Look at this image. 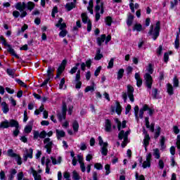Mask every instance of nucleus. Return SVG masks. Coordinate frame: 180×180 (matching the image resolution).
Masks as SVG:
<instances>
[{
	"instance_id": "nucleus-9",
	"label": "nucleus",
	"mask_w": 180,
	"mask_h": 180,
	"mask_svg": "<svg viewBox=\"0 0 180 180\" xmlns=\"http://www.w3.org/2000/svg\"><path fill=\"white\" fill-rule=\"evenodd\" d=\"M66 115H67V104H65V103H63V107H62V113L58 115L60 122H61L63 119H65Z\"/></svg>"
},
{
	"instance_id": "nucleus-44",
	"label": "nucleus",
	"mask_w": 180,
	"mask_h": 180,
	"mask_svg": "<svg viewBox=\"0 0 180 180\" xmlns=\"http://www.w3.org/2000/svg\"><path fill=\"white\" fill-rule=\"evenodd\" d=\"M7 154L8 157H11V158H15L18 154L13 153V150L8 149L7 151Z\"/></svg>"
},
{
	"instance_id": "nucleus-5",
	"label": "nucleus",
	"mask_w": 180,
	"mask_h": 180,
	"mask_svg": "<svg viewBox=\"0 0 180 180\" xmlns=\"http://www.w3.org/2000/svg\"><path fill=\"white\" fill-rule=\"evenodd\" d=\"M143 78L146 81V86L148 88V91L150 92V91H151V88H153V77H151V75L146 73Z\"/></svg>"
},
{
	"instance_id": "nucleus-45",
	"label": "nucleus",
	"mask_w": 180,
	"mask_h": 180,
	"mask_svg": "<svg viewBox=\"0 0 180 180\" xmlns=\"http://www.w3.org/2000/svg\"><path fill=\"white\" fill-rule=\"evenodd\" d=\"M134 30L136 32H141L143 30V26L141 24H135L134 27Z\"/></svg>"
},
{
	"instance_id": "nucleus-10",
	"label": "nucleus",
	"mask_w": 180,
	"mask_h": 180,
	"mask_svg": "<svg viewBox=\"0 0 180 180\" xmlns=\"http://www.w3.org/2000/svg\"><path fill=\"white\" fill-rule=\"evenodd\" d=\"M133 92H134V88L131 85L127 86V95L129 98L131 102H134V96L133 95Z\"/></svg>"
},
{
	"instance_id": "nucleus-36",
	"label": "nucleus",
	"mask_w": 180,
	"mask_h": 180,
	"mask_svg": "<svg viewBox=\"0 0 180 180\" xmlns=\"http://www.w3.org/2000/svg\"><path fill=\"white\" fill-rule=\"evenodd\" d=\"M102 57H103V55H102V53H101V49H98L96 51V54L94 59L99 60H101V58H102Z\"/></svg>"
},
{
	"instance_id": "nucleus-35",
	"label": "nucleus",
	"mask_w": 180,
	"mask_h": 180,
	"mask_svg": "<svg viewBox=\"0 0 180 180\" xmlns=\"http://www.w3.org/2000/svg\"><path fill=\"white\" fill-rule=\"evenodd\" d=\"M72 179L73 180H79L81 179V176H79V174L77 172V171H73L72 172Z\"/></svg>"
},
{
	"instance_id": "nucleus-51",
	"label": "nucleus",
	"mask_w": 180,
	"mask_h": 180,
	"mask_svg": "<svg viewBox=\"0 0 180 180\" xmlns=\"http://www.w3.org/2000/svg\"><path fill=\"white\" fill-rule=\"evenodd\" d=\"M134 110L135 117L137 122H139V110H140V109L139 108V106L138 105L135 106L134 108Z\"/></svg>"
},
{
	"instance_id": "nucleus-31",
	"label": "nucleus",
	"mask_w": 180,
	"mask_h": 180,
	"mask_svg": "<svg viewBox=\"0 0 180 180\" xmlns=\"http://www.w3.org/2000/svg\"><path fill=\"white\" fill-rule=\"evenodd\" d=\"M94 91H95V83L94 82H92L91 86H88L84 89V92H89V91L94 92Z\"/></svg>"
},
{
	"instance_id": "nucleus-4",
	"label": "nucleus",
	"mask_w": 180,
	"mask_h": 180,
	"mask_svg": "<svg viewBox=\"0 0 180 180\" xmlns=\"http://www.w3.org/2000/svg\"><path fill=\"white\" fill-rule=\"evenodd\" d=\"M13 126H18V121L15 120H5L0 123V129H8L9 127H13Z\"/></svg>"
},
{
	"instance_id": "nucleus-18",
	"label": "nucleus",
	"mask_w": 180,
	"mask_h": 180,
	"mask_svg": "<svg viewBox=\"0 0 180 180\" xmlns=\"http://www.w3.org/2000/svg\"><path fill=\"white\" fill-rule=\"evenodd\" d=\"M30 169L34 180H41V175L39 174V173H37V171L34 170L33 167H31Z\"/></svg>"
},
{
	"instance_id": "nucleus-47",
	"label": "nucleus",
	"mask_w": 180,
	"mask_h": 180,
	"mask_svg": "<svg viewBox=\"0 0 180 180\" xmlns=\"http://www.w3.org/2000/svg\"><path fill=\"white\" fill-rule=\"evenodd\" d=\"M123 74H124V70L120 69L117 72V79H122L123 78Z\"/></svg>"
},
{
	"instance_id": "nucleus-28",
	"label": "nucleus",
	"mask_w": 180,
	"mask_h": 180,
	"mask_svg": "<svg viewBox=\"0 0 180 180\" xmlns=\"http://www.w3.org/2000/svg\"><path fill=\"white\" fill-rule=\"evenodd\" d=\"M153 155L156 160H160L161 154L160 153V150L158 148L153 149Z\"/></svg>"
},
{
	"instance_id": "nucleus-15",
	"label": "nucleus",
	"mask_w": 180,
	"mask_h": 180,
	"mask_svg": "<svg viewBox=\"0 0 180 180\" xmlns=\"http://www.w3.org/2000/svg\"><path fill=\"white\" fill-rule=\"evenodd\" d=\"M108 142H105L103 146H101V154L102 155L106 156L108 155Z\"/></svg>"
},
{
	"instance_id": "nucleus-49",
	"label": "nucleus",
	"mask_w": 180,
	"mask_h": 180,
	"mask_svg": "<svg viewBox=\"0 0 180 180\" xmlns=\"http://www.w3.org/2000/svg\"><path fill=\"white\" fill-rule=\"evenodd\" d=\"M53 71H54L51 67H49L47 70V77L48 78H53Z\"/></svg>"
},
{
	"instance_id": "nucleus-58",
	"label": "nucleus",
	"mask_w": 180,
	"mask_h": 180,
	"mask_svg": "<svg viewBox=\"0 0 180 180\" xmlns=\"http://www.w3.org/2000/svg\"><path fill=\"white\" fill-rule=\"evenodd\" d=\"M135 178L136 180H146L143 175L139 176V173L136 172Z\"/></svg>"
},
{
	"instance_id": "nucleus-34",
	"label": "nucleus",
	"mask_w": 180,
	"mask_h": 180,
	"mask_svg": "<svg viewBox=\"0 0 180 180\" xmlns=\"http://www.w3.org/2000/svg\"><path fill=\"white\" fill-rule=\"evenodd\" d=\"M82 20L83 23H88L89 22V18H88V15H86V13H82Z\"/></svg>"
},
{
	"instance_id": "nucleus-38",
	"label": "nucleus",
	"mask_w": 180,
	"mask_h": 180,
	"mask_svg": "<svg viewBox=\"0 0 180 180\" xmlns=\"http://www.w3.org/2000/svg\"><path fill=\"white\" fill-rule=\"evenodd\" d=\"M139 6H140L139 5V4H135V5H134L133 3H131L129 4V8L133 13H134V8H135V9H139Z\"/></svg>"
},
{
	"instance_id": "nucleus-21",
	"label": "nucleus",
	"mask_w": 180,
	"mask_h": 180,
	"mask_svg": "<svg viewBox=\"0 0 180 180\" xmlns=\"http://www.w3.org/2000/svg\"><path fill=\"white\" fill-rule=\"evenodd\" d=\"M41 162L42 165H44V164L46 163V167H50L51 160H50V158L46 159V157H43V158H41Z\"/></svg>"
},
{
	"instance_id": "nucleus-11",
	"label": "nucleus",
	"mask_w": 180,
	"mask_h": 180,
	"mask_svg": "<svg viewBox=\"0 0 180 180\" xmlns=\"http://www.w3.org/2000/svg\"><path fill=\"white\" fill-rule=\"evenodd\" d=\"M101 0H96V6L95 7L96 12H99L101 9V13H103V3Z\"/></svg>"
},
{
	"instance_id": "nucleus-63",
	"label": "nucleus",
	"mask_w": 180,
	"mask_h": 180,
	"mask_svg": "<svg viewBox=\"0 0 180 180\" xmlns=\"http://www.w3.org/2000/svg\"><path fill=\"white\" fill-rule=\"evenodd\" d=\"M46 136H47V132H46V131H42L39 134V139H46Z\"/></svg>"
},
{
	"instance_id": "nucleus-12",
	"label": "nucleus",
	"mask_w": 180,
	"mask_h": 180,
	"mask_svg": "<svg viewBox=\"0 0 180 180\" xmlns=\"http://www.w3.org/2000/svg\"><path fill=\"white\" fill-rule=\"evenodd\" d=\"M15 9L22 12V11H25L26 9V3L25 2H18L15 6Z\"/></svg>"
},
{
	"instance_id": "nucleus-29",
	"label": "nucleus",
	"mask_w": 180,
	"mask_h": 180,
	"mask_svg": "<svg viewBox=\"0 0 180 180\" xmlns=\"http://www.w3.org/2000/svg\"><path fill=\"white\" fill-rule=\"evenodd\" d=\"M134 19V16H133V15L129 14L128 15V18H127V26H131V25H133Z\"/></svg>"
},
{
	"instance_id": "nucleus-53",
	"label": "nucleus",
	"mask_w": 180,
	"mask_h": 180,
	"mask_svg": "<svg viewBox=\"0 0 180 180\" xmlns=\"http://www.w3.org/2000/svg\"><path fill=\"white\" fill-rule=\"evenodd\" d=\"M23 172H20L17 174V179L18 180H29V179L23 178Z\"/></svg>"
},
{
	"instance_id": "nucleus-61",
	"label": "nucleus",
	"mask_w": 180,
	"mask_h": 180,
	"mask_svg": "<svg viewBox=\"0 0 180 180\" xmlns=\"http://www.w3.org/2000/svg\"><path fill=\"white\" fill-rule=\"evenodd\" d=\"M33 134H34V140H37V139L40 137V134L39 131H34Z\"/></svg>"
},
{
	"instance_id": "nucleus-25",
	"label": "nucleus",
	"mask_w": 180,
	"mask_h": 180,
	"mask_svg": "<svg viewBox=\"0 0 180 180\" xmlns=\"http://www.w3.org/2000/svg\"><path fill=\"white\" fill-rule=\"evenodd\" d=\"M26 6L28 11L32 12V11L34 9V6H36V4L33 1H28Z\"/></svg>"
},
{
	"instance_id": "nucleus-6",
	"label": "nucleus",
	"mask_w": 180,
	"mask_h": 180,
	"mask_svg": "<svg viewBox=\"0 0 180 180\" xmlns=\"http://www.w3.org/2000/svg\"><path fill=\"white\" fill-rule=\"evenodd\" d=\"M44 148L46 150L48 154L51 153V149L53 148V141L50 138H45L44 139Z\"/></svg>"
},
{
	"instance_id": "nucleus-62",
	"label": "nucleus",
	"mask_w": 180,
	"mask_h": 180,
	"mask_svg": "<svg viewBox=\"0 0 180 180\" xmlns=\"http://www.w3.org/2000/svg\"><path fill=\"white\" fill-rule=\"evenodd\" d=\"M174 47L175 49H179V39L178 38V35L174 41Z\"/></svg>"
},
{
	"instance_id": "nucleus-30",
	"label": "nucleus",
	"mask_w": 180,
	"mask_h": 180,
	"mask_svg": "<svg viewBox=\"0 0 180 180\" xmlns=\"http://www.w3.org/2000/svg\"><path fill=\"white\" fill-rule=\"evenodd\" d=\"M56 136L58 139H61V137L65 136V132L63 130L56 129Z\"/></svg>"
},
{
	"instance_id": "nucleus-54",
	"label": "nucleus",
	"mask_w": 180,
	"mask_h": 180,
	"mask_svg": "<svg viewBox=\"0 0 180 180\" xmlns=\"http://www.w3.org/2000/svg\"><path fill=\"white\" fill-rule=\"evenodd\" d=\"M14 158L17 162L18 165H22V158H20V155L17 154Z\"/></svg>"
},
{
	"instance_id": "nucleus-32",
	"label": "nucleus",
	"mask_w": 180,
	"mask_h": 180,
	"mask_svg": "<svg viewBox=\"0 0 180 180\" xmlns=\"http://www.w3.org/2000/svg\"><path fill=\"white\" fill-rule=\"evenodd\" d=\"M167 93L169 95H174V87L172 86V84H167Z\"/></svg>"
},
{
	"instance_id": "nucleus-55",
	"label": "nucleus",
	"mask_w": 180,
	"mask_h": 180,
	"mask_svg": "<svg viewBox=\"0 0 180 180\" xmlns=\"http://www.w3.org/2000/svg\"><path fill=\"white\" fill-rule=\"evenodd\" d=\"M58 8H57V6L53 7L51 13L52 18H56V13H58Z\"/></svg>"
},
{
	"instance_id": "nucleus-23",
	"label": "nucleus",
	"mask_w": 180,
	"mask_h": 180,
	"mask_svg": "<svg viewBox=\"0 0 180 180\" xmlns=\"http://www.w3.org/2000/svg\"><path fill=\"white\" fill-rule=\"evenodd\" d=\"M106 39V35L105 34H102L101 37L97 38V44L98 46H102V43L105 41Z\"/></svg>"
},
{
	"instance_id": "nucleus-14",
	"label": "nucleus",
	"mask_w": 180,
	"mask_h": 180,
	"mask_svg": "<svg viewBox=\"0 0 180 180\" xmlns=\"http://www.w3.org/2000/svg\"><path fill=\"white\" fill-rule=\"evenodd\" d=\"M115 122L116 124L117 125V129L119 131H120V129H124L126 127V121H123L122 123L119 121V119L115 118Z\"/></svg>"
},
{
	"instance_id": "nucleus-40",
	"label": "nucleus",
	"mask_w": 180,
	"mask_h": 180,
	"mask_svg": "<svg viewBox=\"0 0 180 180\" xmlns=\"http://www.w3.org/2000/svg\"><path fill=\"white\" fill-rule=\"evenodd\" d=\"M51 160L53 165L61 163V158H58V161H57V159H56L54 157H51Z\"/></svg>"
},
{
	"instance_id": "nucleus-13",
	"label": "nucleus",
	"mask_w": 180,
	"mask_h": 180,
	"mask_svg": "<svg viewBox=\"0 0 180 180\" xmlns=\"http://www.w3.org/2000/svg\"><path fill=\"white\" fill-rule=\"evenodd\" d=\"M135 79L136 81V86L139 88H140V86H141V85H143V79L140 77V73L139 72L135 73Z\"/></svg>"
},
{
	"instance_id": "nucleus-8",
	"label": "nucleus",
	"mask_w": 180,
	"mask_h": 180,
	"mask_svg": "<svg viewBox=\"0 0 180 180\" xmlns=\"http://www.w3.org/2000/svg\"><path fill=\"white\" fill-rule=\"evenodd\" d=\"M151 153H148L146 155V160L143 161L142 164V168L146 169V168H150V167H151Z\"/></svg>"
},
{
	"instance_id": "nucleus-16",
	"label": "nucleus",
	"mask_w": 180,
	"mask_h": 180,
	"mask_svg": "<svg viewBox=\"0 0 180 180\" xmlns=\"http://www.w3.org/2000/svg\"><path fill=\"white\" fill-rule=\"evenodd\" d=\"M150 144V135L148 134L145 133L144 139H143V146L145 147V150H147V146Z\"/></svg>"
},
{
	"instance_id": "nucleus-50",
	"label": "nucleus",
	"mask_w": 180,
	"mask_h": 180,
	"mask_svg": "<svg viewBox=\"0 0 180 180\" xmlns=\"http://www.w3.org/2000/svg\"><path fill=\"white\" fill-rule=\"evenodd\" d=\"M78 67H79V63H76L75 66L70 70V74H75L77 72V70H78Z\"/></svg>"
},
{
	"instance_id": "nucleus-57",
	"label": "nucleus",
	"mask_w": 180,
	"mask_h": 180,
	"mask_svg": "<svg viewBox=\"0 0 180 180\" xmlns=\"http://www.w3.org/2000/svg\"><path fill=\"white\" fill-rule=\"evenodd\" d=\"M105 175H109V174H110V165H105Z\"/></svg>"
},
{
	"instance_id": "nucleus-7",
	"label": "nucleus",
	"mask_w": 180,
	"mask_h": 180,
	"mask_svg": "<svg viewBox=\"0 0 180 180\" xmlns=\"http://www.w3.org/2000/svg\"><path fill=\"white\" fill-rule=\"evenodd\" d=\"M75 88L77 89H79L81 88V85H82V82H81V70H78L75 79Z\"/></svg>"
},
{
	"instance_id": "nucleus-59",
	"label": "nucleus",
	"mask_w": 180,
	"mask_h": 180,
	"mask_svg": "<svg viewBox=\"0 0 180 180\" xmlns=\"http://www.w3.org/2000/svg\"><path fill=\"white\" fill-rule=\"evenodd\" d=\"M94 168H96V169H98V170L103 169V166L101 163H96L94 165Z\"/></svg>"
},
{
	"instance_id": "nucleus-33",
	"label": "nucleus",
	"mask_w": 180,
	"mask_h": 180,
	"mask_svg": "<svg viewBox=\"0 0 180 180\" xmlns=\"http://www.w3.org/2000/svg\"><path fill=\"white\" fill-rule=\"evenodd\" d=\"M72 127L73 130L75 133L78 131V129H79V124H78V122L77 120H75L72 123Z\"/></svg>"
},
{
	"instance_id": "nucleus-39",
	"label": "nucleus",
	"mask_w": 180,
	"mask_h": 180,
	"mask_svg": "<svg viewBox=\"0 0 180 180\" xmlns=\"http://www.w3.org/2000/svg\"><path fill=\"white\" fill-rule=\"evenodd\" d=\"M116 113L118 115H120L122 113V105H120V103L119 102L116 103V108H115Z\"/></svg>"
},
{
	"instance_id": "nucleus-64",
	"label": "nucleus",
	"mask_w": 180,
	"mask_h": 180,
	"mask_svg": "<svg viewBox=\"0 0 180 180\" xmlns=\"http://www.w3.org/2000/svg\"><path fill=\"white\" fill-rule=\"evenodd\" d=\"M176 144L178 150H180V136L179 135L177 136V140H176Z\"/></svg>"
},
{
	"instance_id": "nucleus-42",
	"label": "nucleus",
	"mask_w": 180,
	"mask_h": 180,
	"mask_svg": "<svg viewBox=\"0 0 180 180\" xmlns=\"http://www.w3.org/2000/svg\"><path fill=\"white\" fill-rule=\"evenodd\" d=\"M32 129H33V127L32 125H27L24 129V131L27 134H29V133L32 132Z\"/></svg>"
},
{
	"instance_id": "nucleus-56",
	"label": "nucleus",
	"mask_w": 180,
	"mask_h": 180,
	"mask_svg": "<svg viewBox=\"0 0 180 180\" xmlns=\"http://www.w3.org/2000/svg\"><path fill=\"white\" fill-rule=\"evenodd\" d=\"M105 23L108 26H110L112 25V17H107L105 18Z\"/></svg>"
},
{
	"instance_id": "nucleus-17",
	"label": "nucleus",
	"mask_w": 180,
	"mask_h": 180,
	"mask_svg": "<svg viewBox=\"0 0 180 180\" xmlns=\"http://www.w3.org/2000/svg\"><path fill=\"white\" fill-rule=\"evenodd\" d=\"M1 110L3 113H5V115L9 112V105H8L5 101L1 103Z\"/></svg>"
},
{
	"instance_id": "nucleus-2",
	"label": "nucleus",
	"mask_w": 180,
	"mask_h": 180,
	"mask_svg": "<svg viewBox=\"0 0 180 180\" xmlns=\"http://www.w3.org/2000/svg\"><path fill=\"white\" fill-rule=\"evenodd\" d=\"M129 134H130V131L124 132L123 130L120 131L118 134L119 140H124L121 145L122 148H124L127 146V143H129Z\"/></svg>"
},
{
	"instance_id": "nucleus-22",
	"label": "nucleus",
	"mask_w": 180,
	"mask_h": 180,
	"mask_svg": "<svg viewBox=\"0 0 180 180\" xmlns=\"http://www.w3.org/2000/svg\"><path fill=\"white\" fill-rule=\"evenodd\" d=\"M27 158H33V149H29L27 155L24 156V161H27Z\"/></svg>"
},
{
	"instance_id": "nucleus-26",
	"label": "nucleus",
	"mask_w": 180,
	"mask_h": 180,
	"mask_svg": "<svg viewBox=\"0 0 180 180\" xmlns=\"http://www.w3.org/2000/svg\"><path fill=\"white\" fill-rule=\"evenodd\" d=\"M144 112H147V105H144L142 108L139 110V117L140 119H143L144 116Z\"/></svg>"
},
{
	"instance_id": "nucleus-60",
	"label": "nucleus",
	"mask_w": 180,
	"mask_h": 180,
	"mask_svg": "<svg viewBox=\"0 0 180 180\" xmlns=\"http://www.w3.org/2000/svg\"><path fill=\"white\" fill-rule=\"evenodd\" d=\"M0 180H6V175H5V172H0Z\"/></svg>"
},
{
	"instance_id": "nucleus-52",
	"label": "nucleus",
	"mask_w": 180,
	"mask_h": 180,
	"mask_svg": "<svg viewBox=\"0 0 180 180\" xmlns=\"http://www.w3.org/2000/svg\"><path fill=\"white\" fill-rule=\"evenodd\" d=\"M173 85L174 88H178V86H179V80L176 78V76L173 79Z\"/></svg>"
},
{
	"instance_id": "nucleus-3",
	"label": "nucleus",
	"mask_w": 180,
	"mask_h": 180,
	"mask_svg": "<svg viewBox=\"0 0 180 180\" xmlns=\"http://www.w3.org/2000/svg\"><path fill=\"white\" fill-rule=\"evenodd\" d=\"M0 40L2 43V44H4V46H5V47H8L7 51L8 53H10V54H11V56H13L14 57H15V58H19V56H18V54H16V52H15V49H13L12 48L11 44H8V43H6V40L5 39V38L3 36H0Z\"/></svg>"
},
{
	"instance_id": "nucleus-48",
	"label": "nucleus",
	"mask_w": 180,
	"mask_h": 180,
	"mask_svg": "<svg viewBox=\"0 0 180 180\" xmlns=\"http://www.w3.org/2000/svg\"><path fill=\"white\" fill-rule=\"evenodd\" d=\"M161 134V127L158 126L156 127V131L155 133V139H158L160 137V134Z\"/></svg>"
},
{
	"instance_id": "nucleus-1",
	"label": "nucleus",
	"mask_w": 180,
	"mask_h": 180,
	"mask_svg": "<svg viewBox=\"0 0 180 180\" xmlns=\"http://www.w3.org/2000/svg\"><path fill=\"white\" fill-rule=\"evenodd\" d=\"M160 30H161V22L158 21L155 25H150L148 34L151 36L153 40H157L160 36Z\"/></svg>"
},
{
	"instance_id": "nucleus-24",
	"label": "nucleus",
	"mask_w": 180,
	"mask_h": 180,
	"mask_svg": "<svg viewBox=\"0 0 180 180\" xmlns=\"http://www.w3.org/2000/svg\"><path fill=\"white\" fill-rule=\"evenodd\" d=\"M112 131V122L109 120H105V131Z\"/></svg>"
},
{
	"instance_id": "nucleus-46",
	"label": "nucleus",
	"mask_w": 180,
	"mask_h": 180,
	"mask_svg": "<svg viewBox=\"0 0 180 180\" xmlns=\"http://www.w3.org/2000/svg\"><path fill=\"white\" fill-rule=\"evenodd\" d=\"M64 70H65V66L60 65L58 68L57 77H60V75H61V74H63V71H64Z\"/></svg>"
},
{
	"instance_id": "nucleus-19",
	"label": "nucleus",
	"mask_w": 180,
	"mask_h": 180,
	"mask_svg": "<svg viewBox=\"0 0 180 180\" xmlns=\"http://www.w3.org/2000/svg\"><path fill=\"white\" fill-rule=\"evenodd\" d=\"M76 2H77V0H73V2L67 4L65 5V8L67 11H72V9H74V8H75Z\"/></svg>"
},
{
	"instance_id": "nucleus-27",
	"label": "nucleus",
	"mask_w": 180,
	"mask_h": 180,
	"mask_svg": "<svg viewBox=\"0 0 180 180\" xmlns=\"http://www.w3.org/2000/svg\"><path fill=\"white\" fill-rule=\"evenodd\" d=\"M6 72L8 75H9V77H11V78H15V77H18V75L15 74L16 70L13 69H7Z\"/></svg>"
},
{
	"instance_id": "nucleus-20",
	"label": "nucleus",
	"mask_w": 180,
	"mask_h": 180,
	"mask_svg": "<svg viewBox=\"0 0 180 180\" xmlns=\"http://www.w3.org/2000/svg\"><path fill=\"white\" fill-rule=\"evenodd\" d=\"M56 27H60V30L63 29H65L67 27V25L65 23H63V18H60L58 23L56 25Z\"/></svg>"
},
{
	"instance_id": "nucleus-43",
	"label": "nucleus",
	"mask_w": 180,
	"mask_h": 180,
	"mask_svg": "<svg viewBox=\"0 0 180 180\" xmlns=\"http://www.w3.org/2000/svg\"><path fill=\"white\" fill-rule=\"evenodd\" d=\"M172 54V52L171 51H169V53H165L164 54V61L165 63H168V60H169V56Z\"/></svg>"
},
{
	"instance_id": "nucleus-41",
	"label": "nucleus",
	"mask_w": 180,
	"mask_h": 180,
	"mask_svg": "<svg viewBox=\"0 0 180 180\" xmlns=\"http://www.w3.org/2000/svg\"><path fill=\"white\" fill-rule=\"evenodd\" d=\"M15 128V130L13 132V136L15 137H18L19 134V122L17 121V126H13Z\"/></svg>"
},
{
	"instance_id": "nucleus-37",
	"label": "nucleus",
	"mask_w": 180,
	"mask_h": 180,
	"mask_svg": "<svg viewBox=\"0 0 180 180\" xmlns=\"http://www.w3.org/2000/svg\"><path fill=\"white\" fill-rule=\"evenodd\" d=\"M146 74H149V75H151L154 72V69H153V65L149 64L146 68Z\"/></svg>"
}]
</instances>
